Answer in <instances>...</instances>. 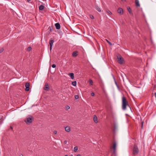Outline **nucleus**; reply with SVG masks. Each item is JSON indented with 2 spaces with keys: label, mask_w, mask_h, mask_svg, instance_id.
Returning <instances> with one entry per match:
<instances>
[{
  "label": "nucleus",
  "mask_w": 156,
  "mask_h": 156,
  "mask_svg": "<svg viewBox=\"0 0 156 156\" xmlns=\"http://www.w3.org/2000/svg\"><path fill=\"white\" fill-rule=\"evenodd\" d=\"M118 128L117 126L115 124H114V127H113V130L114 131H116L117 129Z\"/></svg>",
  "instance_id": "nucleus-19"
},
{
  "label": "nucleus",
  "mask_w": 156,
  "mask_h": 156,
  "mask_svg": "<svg viewBox=\"0 0 156 156\" xmlns=\"http://www.w3.org/2000/svg\"><path fill=\"white\" fill-rule=\"evenodd\" d=\"M143 124H144V122L142 121L141 122V124L142 129L143 128Z\"/></svg>",
  "instance_id": "nucleus-29"
},
{
  "label": "nucleus",
  "mask_w": 156,
  "mask_h": 156,
  "mask_svg": "<svg viewBox=\"0 0 156 156\" xmlns=\"http://www.w3.org/2000/svg\"><path fill=\"white\" fill-rule=\"evenodd\" d=\"M94 92H92L91 93V95L92 96H94Z\"/></svg>",
  "instance_id": "nucleus-32"
},
{
  "label": "nucleus",
  "mask_w": 156,
  "mask_h": 156,
  "mask_svg": "<svg viewBox=\"0 0 156 156\" xmlns=\"http://www.w3.org/2000/svg\"><path fill=\"white\" fill-rule=\"evenodd\" d=\"M69 76L72 79H73L74 78V74L73 73H69Z\"/></svg>",
  "instance_id": "nucleus-14"
},
{
  "label": "nucleus",
  "mask_w": 156,
  "mask_h": 156,
  "mask_svg": "<svg viewBox=\"0 0 156 156\" xmlns=\"http://www.w3.org/2000/svg\"><path fill=\"white\" fill-rule=\"evenodd\" d=\"M44 6L42 5H41L39 7V9L40 10H42L44 9Z\"/></svg>",
  "instance_id": "nucleus-17"
},
{
  "label": "nucleus",
  "mask_w": 156,
  "mask_h": 156,
  "mask_svg": "<svg viewBox=\"0 0 156 156\" xmlns=\"http://www.w3.org/2000/svg\"><path fill=\"white\" fill-rule=\"evenodd\" d=\"M117 12L120 15H122L123 13L122 9L121 8H119L117 10Z\"/></svg>",
  "instance_id": "nucleus-7"
},
{
  "label": "nucleus",
  "mask_w": 156,
  "mask_h": 156,
  "mask_svg": "<svg viewBox=\"0 0 156 156\" xmlns=\"http://www.w3.org/2000/svg\"><path fill=\"white\" fill-rule=\"evenodd\" d=\"M93 119L94 122L95 123H97L98 122L97 117L96 115H94Z\"/></svg>",
  "instance_id": "nucleus-11"
},
{
  "label": "nucleus",
  "mask_w": 156,
  "mask_h": 156,
  "mask_svg": "<svg viewBox=\"0 0 156 156\" xmlns=\"http://www.w3.org/2000/svg\"><path fill=\"white\" fill-rule=\"evenodd\" d=\"M52 67L53 68H55L56 67V65L55 64H53L52 65Z\"/></svg>",
  "instance_id": "nucleus-30"
},
{
  "label": "nucleus",
  "mask_w": 156,
  "mask_h": 156,
  "mask_svg": "<svg viewBox=\"0 0 156 156\" xmlns=\"http://www.w3.org/2000/svg\"><path fill=\"white\" fill-rule=\"evenodd\" d=\"M70 156H73L72 155H71Z\"/></svg>",
  "instance_id": "nucleus-42"
},
{
  "label": "nucleus",
  "mask_w": 156,
  "mask_h": 156,
  "mask_svg": "<svg viewBox=\"0 0 156 156\" xmlns=\"http://www.w3.org/2000/svg\"><path fill=\"white\" fill-rule=\"evenodd\" d=\"M53 133L55 134H56L57 133V131L56 130H55L53 132Z\"/></svg>",
  "instance_id": "nucleus-33"
},
{
  "label": "nucleus",
  "mask_w": 156,
  "mask_h": 156,
  "mask_svg": "<svg viewBox=\"0 0 156 156\" xmlns=\"http://www.w3.org/2000/svg\"><path fill=\"white\" fill-rule=\"evenodd\" d=\"M31 47H29L27 48V50L30 51L31 50Z\"/></svg>",
  "instance_id": "nucleus-25"
},
{
  "label": "nucleus",
  "mask_w": 156,
  "mask_h": 156,
  "mask_svg": "<svg viewBox=\"0 0 156 156\" xmlns=\"http://www.w3.org/2000/svg\"><path fill=\"white\" fill-rule=\"evenodd\" d=\"M56 28L57 29H59L60 28V25L59 23H56L55 25Z\"/></svg>",
  "instance_id": "nucleus-10"
},
{
  "label": "nucleus",
  "mask_w": 156,
  "mask_h": 156,
  "mask_svg": "<svg viewBox=\"0 0 156 156\" xmlns=\"http://www.w3.org/2000/svg\"><path fill=\"white\" fill-rule=\"evenodd\" d=\"M30 1H31V0H27V1L28 2H30Z\"/></svg>",
  "instance_id": "nucleus-37"
},
{
  "label": "nucleus",
  "mask_w": 156,
  "mask_h": 156,
  "mask_svg": "<svg viewBox=\"0 0 156 156\" xmlns=\"http://www.w3.org/2000/svg\"><path fill=\"white\" fill-rule=\"evenodd\" d=\"M48 29L49 30L48 31V32L49 34L53 30V27L52 26H50L49 27Z\"/></svg>",
  "instance_id": "nucleus-15"
},
{
  "label": "nucleus",
  "mask_w": 156,
  "mask_h": 156,
  "mask_svg": "<svg viewBox=\"0 0 156 156\" xmlns=\"http://www.w3.org/2000/svg\"><path fill=\"white\" fill-rule=\"evenodd\" d=\"M67 141L66 140H65L64 141V143L65 144H66L67 143Z\"/></svg>",
  "instance_id": "nucleus-35"
},
{
  "label": "nucleus",
  "mask_w": 156,
  "mask_h": 156,
  "mask_svg": "<svg viewBox=\"0 0 156 156\" xmlns=\"http://www.w3.org/2000/svg\"><path fill=\"white\" fill-rule=\"evenodd\" d=\"M107 12L110 15H111V14H112V12L110 11H109V10H107Z\"/></svg>",
  "instance_id": "nucleus-26"
},
{
  "label": "nucleus",
  "mask_w": 156,
  "mask_h": 156,
  "mask_svg": "<svg viewBox=\"0 0 156 156\" xmlns=\"http://www.w3.org/2000/svg\"><path fill=\"white\" fill-rule=\"evenodd\" d=\"M69 108H70V107L69 106H68L66 108L67 109H69Z\"/></svg>",
  "instance_id": "nucleus-34"
},
{
  "label": "nucleus",
  "mask_w": 156,
  "mask_h": 156,
  "mask_svg": "<svg viewBox=\"0 0 156 156\" xmlns=\"http://www.w3.org/2000/svg\"><path fill=\"white\" fill-rule=\"evenodd\" d=\"M65 130L67 132H69L70 131L69 127L67 126L65 127Z\"/></svg>",
  "instance_id": "nucleus-16"
},
{
  "label": "nucleus",
  "mask_w": 156,
  "mask_h": 156,
  "mask_svg": "<svg viewBox=\"0 0 156 156\" xmlns=\"http://www.w3.org/2000/svg\"><path fill=\"white\" fill-rule=\"evenodd\" d=\"M133 156H134L137 155L139 152L138 148L136 144H134L133 149Z\"/></svg>",
  "instance_id": "nucleus-3"
},
{
  "label": "nucleus",
  "mask_w": 156,
  "mask_h": 156,
  "mask_svg": "<svg viewBox=\"0 0 156 156\" xmlns=\"http://www.w3.org/2000/svg\"><path fill=\"white\" fill-rule=\"evenodd\" d=\"M116 142L114 141L112 146V148L113 149V152L114 153H115V151L116 150Z\"/></svg>",
  "instance_id": "nucleus-8"
},
{
  "label": "nucleus",
  "mask_w": 156,
  "mask_h": 156,
  "mask_svg": "<svg viewBox=\"0 0 156 156\" xmlns=\"http://www.w3.org/2000/svg\"><path fill=\"white\" fill-rule=\"evenodd\" d=\"M64 156H68L67 155H65Z\"/></svg>",
  "instance_id": "nucleus-41"
},
{
  "label": "nucleus",
  "mask_w": 156,
  "mask_h": 156,
  "mask_svg": "<svg viewBox=\"0 0 156 156\" xmlns=\"http://www.w3.org/2000/svg\"><path fill=\"white\" fill-rule=\"evenodd\" d=\"M77 51H74L72 54V55L73 56L76 57L77 55Z\"/></svg>",
  "instance_id": "nucleus-13"
},
{
  "label": "nucleus",
  "mask_w": 156,
  "mask_h": 156,
  "mask_svg": "<svg viewBox=\"0 0 156 156\" xmlns=\"http://www.w3.org/2000/svg\"><path fill=\"white\" fill-rule=\"evenodd\" d=\"M25 86L26 87L25 90L27 91H29L30 89V84L29 83H26L25 84Z\"/></svg>",
  "instance_id": "nucleus-6"
},
{
  "label": "nucleus",
  "mask_w": 156,
  "mask_h": 156,
  "mask_svg": "<svg viewBox=\"0 0 156 156\" xmlns=\"http://www.w3.org/2000/svg\"><path fill=\"white\" fill-rule=\"evenodd\" d=\"M78 150V147L77 146H76L74 147L73 149V150L74 152Z\"/></svg>",
  "instance_id": "nucleus-23"
},
{
  "label": "nucleus",
  "mask_w": 156,
  "mask_h": 156,
  "mask_svg": "<svg viewBox=\"0 0 156 156\" xmlns=\"http://www.w3.org/2000/svg\"><path fill=\"white\" fill-rule=\"evenodd\" d=\"M105 40L110 45L112 46V44L109 41L106 39Z\"/></svg>",
  "instance_id": "nucleus-24"
},
{
  "label": "nucleus",
  "mask_w": 156,
  "mask_h": 156,
  "mask_svg": "<svg viewBox=\"0 0 156 156\" xmlns=\"http://www.w3.org/2000/svg\"><path fill=\"white\" fill-rule=\"evenodd\" d=\"M54 42V40L52 38H51L50 40L49 41V44H50V49L51 51V50Z\"/></svg>",
  "instance_id": "nucleus-5"
},
{
  "label": "nucleus",
  "mask_w": 156,
  "mask_h": 156,
  "mask_svg": "<svg viewBox=\"0 0 156 156\" xmlns=\"http://www.w3.org/2000/svg\"><path fill=\"white\" fill-rule=\"evenodd\" d=\"M127 106H128L131 110V108L129 104L128 101H127L126 98L123 96L122 97V109L123 110H126Z\"/></svg>",
  "instance_id": "nucleus-1"
},
{
  "label": "nucleus",
  "mask_w": 156,
  "mask_h": 156,
  "mask_svg": "<svg viewBox=\"0 0 156 156\" xmlns=\"http://www.w3.org/2000/svg\"><path fill=\"white\" fill-rule=\"evenodd\" d=\"M10 128L11 129H13V127L12 126H10Z\"/></svg>",
  "instance_id": "nucleus-36"
},
{
  "label": "nucleus",
  "mask_w": 156,
  "mask_h": 156,
  "mask_svg": "<svg viewBox=\"0 0 156 156\" xmlns=\"http://www.w3.org/2000/svg\"><path fill=\"white\" fill-rule=\"evenodd\" d=\"M4 50V49L3 48H2L0 50V53H2Z\"/></svg>",
  "instance_id": "nucleus-31"
},
{
  "label": "nucleus",
  "mask_w": 156,
  "mask_h": 156,
  "mask_svg": "<svg viewBox=\"0 0 156 156\" xmlns=\"http://www.w3.org/2000/svg\"><path fill=\"white\" fill-rule=\"evenodd\" d=\"M89 82L90 84L91 85H93V81L91 80L90 79Z\"/></svg>",
  "instance_id": "nucleus-22"
},
{
  "label": "nucleus",
  "mask_w": 156,
  "mask_h": 156,
  "mask_svg": "<svg viewBox=\"0 0 156 156\" xmlns=\"http://www.w3.org/2000/svg\"><path fill=\"white\" fill-rule=\"evenodd\" d=\"M90 17L92 19H94V16L92 15H90Z\"/></svg>",
  "instance_id": "nucleus-28"
},
{
  "label": "nucleus",
  "mask_w": 156,
  "mask_h": 156,
  "mask_svg": "<svg viewBox=\"0 0 156 156\" xmlns=\"http://www.w3.org/2000/svg\"><path fill=\"white\" fill-rule=\"evenodd\" d=\"M76 156H81V155L80 154H78L76 155Z\"/></svg>",
  "instance_id": "nucleus-38"
},
{
  "label": "nucleus",
  "mask_w": 156,
  "mask_h": 156,
  "mask_svg": "<svg viewBox=\"0 0 156 156\" xmlns=\"http://www.w3.org/2000/svg\"><path fill=\"white\" fill-rule=\"evenodd\" d=\"M72 84L74 86H76V81L72 82Z\"/></svg>",
  "instance_id": "nucleus-21"
},
{
  "label": "nucleus",
  "mask_w": 156,
  "mask_h": 156,
  "mask_svg": "<svg viewBox=\"0 0 156 156\" xmlns=\"http://www.w3.org/2000/svg\"><path fill=\"white\" fill-rule=\"evenodd\" d=\"M135 3L136 4V7H140V4L139 3V2L138 0H135Z\"/></svg>",
  "instance_id": "nucleus-12"
},
{
  "label": "nucleus",
  "mask_w": 156,
  "mask_h": 156,
  "mask_svg": "<svg viewBox=\"0 0 156 156\" xmlns=\"http://www.w3.org/2000/svg\"><path fill=\"white\" fill-rule=\"evenodd\" d=\"M22 156H23V155H22Z\"/></svg>",
  "instance_id": "nucleus-43"
},
{
  "label": "nucleus",
  "mask_w": 156,
  "mask_h": 156,
  "mask_svg": "<svg viewBox=\"0 0 156 156\" xmlns=\"http://www.w3.org/2000/svg\"><path fill=\"white\" fill-rule=\"evenodd\" d=\"M117 57L118 62L120 64H122L123 63L124 60L123 58L122 57V56L120 55H119Z\"/></svg>",
  "instance_id": "nucleus-4"
},
{
  "label": "nucleus",
  "mask_w": 156,
  "mask_h": 156,
  "mask_svg": "<svg viewBox=\"0 0 156 156\" xmlns=\"http://www.w3.org/2000/svg\"><path fill=\"white\" fill-rule=\"evenodd\" d=\"M154 95H155V98H156V92H155L154 93Z\"/></svg>",
  "instance_id": "nucleus-39"
},
{
  "label": "nucleus",
  "mask_w": 156,
  "mask_h": 156,
  "mask_svg": "<svg viewBox=\"0 0 156 156\" xmlns=\"http://www.w3.org/2000/svg\"><path fill=\"white\" fill-rule=\"evenodd\" d=\"M95 8L99 12H101V10L99 8V7L98 6H95Z\"/></svg>",
  "instance_id": "nucleus-20"
},
{
  "label": "nucleus",
  "mask_w": 156,
  "mask_h": 156,
  "mask_svg": "<svg viewBox=\"0 0 156 156\" xmlns=\"http://www.w3.org/2000/svg\"><path fill=\"white\" fill-rule=\"evenodd\" d=\"M79 98V96L77 95H76L75 96V98L76 99H78Z\"/></svg>",
  "instance_id": "nucleus-27"
},
{
  "label": "nucleus",
  "mask_w": 156,
  "mask_h": 156,
  "mask_svg": "<svg viewBox=\"0 0 156 156\" xmlns=\"http://www.w3.org/2000/svg\"><path fill=\"white\" fill-rule=\"evenodd\" d=\"M115 84H116V85H117V83H116V81L115 82Z\"/></svg>",
  "instance_id": "nucleus-40"
},
{
  "label": "nucleus",
  "mask_w": 156,
  "mask_h": 156,
  "mask_svg": "<svg viewBox=\"0 0 156 156\" xmlns=\"http://www.w3.org/2000/svg\"><path fill=\"white\" fill-rule=\"evenodd\" d=\"M127 8L128 11L129 12V13L131 14H133V13L132 12L131 9V8H130V7H127Z\"/></svg>",
  "instance_id": "nucleus-18"
},
{
  "label": "nucleus",
  "mask_w": 156,
  "mask_h": 156,
  "mask_svg": "<svg viewBox=\"0 0 156 156\" xmlns=\"http://www.w3.org/2000/svg\"><path fill=\"white\" fill-rule=\"evenodd\" d=\"M34 120V118L31 115H29L27 117L25 120V122L27 124L32 123Z\"/></svg>",
  "instance_id": "nucleus-2"
},
{
  "label": "nucleus",
  "mask_w": 156,
  "mask_h": 156,
  "mask_svg": "<svg viewBox=\"0 0 156 156\" xmlns=\"http://www.w3.org/2000/svg\"><path fill=\"white\" fill-rule=\"evenodd\" d=\"M49 88L48 83H46L45 86L44 87V89L46 91H48Z\"/></svg>",
  "instance_id": "nucleus-9"
}]
</instances>
